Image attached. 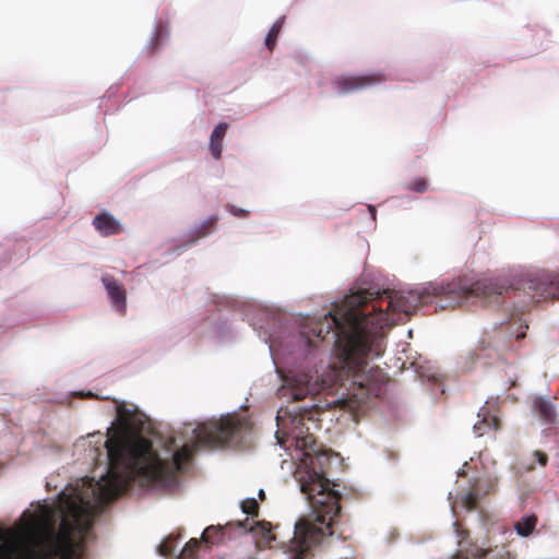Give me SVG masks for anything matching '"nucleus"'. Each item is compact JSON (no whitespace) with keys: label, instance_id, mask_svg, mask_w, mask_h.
<instances>
[{"label":"nucleus","instance_id":"1","mask_svg":"<svg viewBox=\"0 0 559 559\" xmlns=\"http://www.w3.org/2000/svg\"><path fill=\"white\" fill-rule=\"evenodd\" d=\"M116 414L105 436L94 432L75 443L96 464L95 475L75 479L57 500L38 502L12 527L0 528V559H79L73 537L90 530L106 503L128 489L175 491L193 450L240 443L251 429L247 417L234 414L157 435L136 407L119 403Z\"/></svg>","mask_w":559,"mask_h":559},{"label":"nucleus","instance_id":"2","mask_svg":"<svg viewBox=\"0 0 559 559\" xmlns=\"http://www.w3.org/2000/svg\"><path fill=\"white\" fill-rule=\"evenodd\" d=\"M510 287L504 276L477 281L462 276L396 289L384 277L364 273L342 301L311 329L320 340L330 337L337 350L338 367L321 365L312 370L301 365L313 354L314 345L301 329L300 317L280 320L275 330L264 333L271 356L280 358L287 369L280 393L298 401L334 385L345 373L353 383L366 388L367 396H377L381 371L370 364L384 352L385 329L430 297L438 298L437 308L444 309L475 298L501 296Z\"/></svg>","mask_w":559,"mask_h":559},{"label":"nucleus","instance_id":"3","mask_svg":"<svg viewBox=\"0 0 559 559\" xmlns=\"http://www.w3.org/2000/svg\"><path fill=\"white\" fill-rule=\"evenodd\" d=\"M276 421L277 443L285 449L288 448L286 443L295 447V454H292L296 461L295 478L310 509L309 515L295 524L305 522L309 526L305 543L313 548L332 535L330 527L341 510V493L324 475L330 462L329 453L316 443L304 416H289V425L280 416H276Z\"/></svg>","mask_w":559,"mask_h":559},{"label":"nucleus","instance_id":"4","mask_svg":"<svg viewBox=\"0 0 559 559\" xmlns=\"http://www.w3.org/2000/svg\"><path fill=\"white\" fill-rule=\"evenodd\" d=\"M506 317L485 331L472 356L477 360L499 357L502 353L516 349L515 342L526 335L527 324L522 313L507 309Z\"/></svg>","mask_w":559,"mask_h":559},{"label":"nucleus","instance_id":"5","mask_svg":"<svg viewBox=\"0 0 559 559\" xmlns=\"http://www.w3.org/2000/svg\"><path fill=\"white\" fill-rule=\"evenodd\" d=\"M249 532L270 539L271 524L258 523L247 516L243 521L229 522L224 526L211 525L206 527L202 533V539L206 544H218Z\"/></svg>","mask_w":559,"mask_h":559},{"label":"nucleus","instance_id":"6","mask_svg":"<svg viewBox=\"0 0 559 559\" xmlns=\"http://www.w3.org/2000/svg\"><path fill=\"white\" fill-rule=\"evenodd\" d=\"M479 465L484 473L489 476V467L483 461V454H479L477 459L471 457L469 462H465L462 468L459 469V477L467 475L472 468L475 469L473 475L469 477V483H473L474 488L460 493L455 501H451V510L453 514H456L457 509L471 511L476 508V502L480 492L478 481L481 478V471Z\"/></svg>","mask_w":559,"mask_h":559},{"label":"nucleus","instance_id":"7","mask_svg":"<svg viewBox=\"0 0 559 559\" xmlns=\"http://www.w3.org/2000/svg\"><path fill=\"white\" fill-rule=\"evenodd\" d=\"M526 285L539 299H559V275L547 271H535L526 275Z\"/></svg>","mask_w":559,"mask_h":559},{"label":"nucleus","instance_id":"8","mask_svg":"<svg viewBox=\"0 0 559 559\" xmlns=\"http://www.w3.org/2000/svg\"><path fill=\"white\" fill-rule=\"evenodd\" d=\"M381 81L374 75H342L333 81V88L338 95L353 93Z\"/></svg>","mask_w":559,"mask_h":559},{"label":"nucleus","instance_id":"9","mask_svg":"<svg viewBox=\"0 0 559 559\" xmlns=\"http://www.w3.org/2000/svg\"><path fill=\"white\" fill-rule=\"evenodd\" d=\"M102 283L112 309L123 313L127 309V293L123 285L110 274L103 275Z\"/></svg>","mask_w":559,"mask_h":559},{"label":"nucleus","instance_id":"10","mask_svg":"<svg viewBox=\"0 0 559 559\" xmlns=\"http://www.w3.org/2000/svg\"><path fill=\"white\" fill-rule=\"evenodd\" d=\"M478 420L474 424L473 430L476 437H483L490 430L498 429V419L490 407V401L487 400L477 414Z\"/></svg>","mask_w":559,"mask_h":559},{"label":"nucleus","instance_id":"11","mask_svg":"<svg viewBox=\"0 0 559 559\" xmlns=\"http://www.w3.org/2000/svg\"><path fill=\"white\" fill-rule=\"evenodd\" d=\"M533 411L538 419L545 425H556L558 416L555 404L546 397H536L533 402Z\"/></svg>","mask_w":559,"mask_h":559},{"label":"nucleus","instance_id":"12","mask_svg":"<svg viewBox=\"0 0 559 559\" xmlns=\"http://www.w3.org/2000/svg\"><path fill=\"white\" fill-rule=\"evenodd\" d=\"M92 224L102 236L115 235L121 228L119 221L106 211L96 215Z\"/></svg>","mask_w":559,"mask_h":559},{"label":"nucleus","instance_id":"13","mask_svg":"<svg viewBox=\"0 0 559 559\" xmlns=\"http://www.w3.org/2000/svg\"><path fill=\"white\" fill-rule=\"evenodd\" d=\"M227 128H228V124L226 122H221L212 131V134L210 138V150H211L212 156L215 159H218L221 157L222 139L224 138Z\"/></svg>","mask_w":559,"mask_h":559},{"label":"nucleus","instance_id":"14","mask_svg":"<svg viewBox=\"0 0 559 559\" xmlns=\"http://www.w3.org/2000/svg\"><path fill=\"white\" fill-rule=\"evenodd\" d=\"M219 219L218 215L211 214L206 218H204L201 222L195 223L192 228L189 230V233L186 235V241L189 246H192L197 242L198 238L202 235V231L215 224Z\"/></svg>","mask_w":559,"mask_h":559},{"label":"nucleus","instance_id":"15","mask_svg":"<svg viewBox=\"0 0 559 559\" xmlns=\"http://www.w3.org/2000/svg\"><path fill=\"white\" fill-rule=\"evenodd\" d=\"M181 540L178 537L169 535L158 545V554L164 557L171 555H175L176 557L178 555L176 551L179 548Z\"/></svg>","mask_w":559,"mask_h":559},{"label":"nucleus","instance_id":"16","mask_svg":"<svg viewBox=\"0 0 559 559\" xmlns=\"http://www.w3.org/2000/svg\"><path fill=\"white\" fill-rule=\"evenodd\" d=\"M536 516L535 515H525L523 516L516 524L515 531L522 537H527L536 525Z\"/></svg>","mask_w":559,"mask_h":559},{"label":"nucleus","instance_id":"17","mask_svg":"<svg viewBox=\"0 0 559 559\" xmlns=\"http://www.w3.org/2000/svg\"><path fill=\"white\" fill-rule=\"evenodd\" d=\"M284 16H281L278 20H276L273 25L271 26L266 37H265V40H264V44L265 46L269 48V49H272L275 45V39H276V36L278 35V33L281 32V28L283 26V23H284Z\"/></svg>","mask_w":559,"mask_h":559},{"label":"nucleus","instance_id":"18","mask_svg":"<svg viewBox=\"0 0 559 559\" xmlns=\"http://www.w3.org/2000/svg\"><path fill=\"white\" fill-rule=\"evenodd\" d=\"M258 502L254 498H249L242 501L241 510L247 515H254L257 513Z\"/></svg>","mask_w":559,"mask_h":559},{"label":"nucleus","instance_id":"19","mask_svg":"<svg viewBox=\"0 0 559 559\" xmlns=\"http://www.w3.org/2000/svg\"><path fill=\"white\" fill-rule=\"evenodd\" d=\"M211 302L214 304V306L219 309L226 307H234V302H236V300L230 299L226 296H215Z\"/></svg>","mask_w":559,"mask_h":559},{"label":"nucleus","instance_id":"20","mask_svg":"<svg viewBox=\"0 0 559 559\" xmlns=\"http://www.w3.org/2000/svg\"><path fill=\"white\" fill-rule=\"evenodd\" d=\"M415 192L421 193L427 190V182L421 178H416L408 187Z\"/></svg>","mask_w":559,"mask_h":559},{"label":"nucleus","instance_id":"21","mask_svg":"<svg viewBox=\"0 0 559 559\" xmlns=\"http://www.w3.org/2000/svg\"><path fill=\"white\" fill-rule=\"evenodd\" d=\"M226 210L230 215L238 216V217H243L248 213L247 210L237 207L234 204H227Z\"/></svg>","mask_w":559,"mask_h":559},{"label":"nucleus","instance_id":"22","mask_svg":"<svg viewBox=\"0 0 559 559\" xmlns=\"http://www.w3.org/2000/svg\"><path fill=\"white\" fill-rule=\"evenodd\" d=\"M491 552H492L491 549L477 548L475 556L478 557L479 559H491V557H490Z\"/></svg>","mask_w":559,"mask_h":559},{"label":"nucleus","instance_id":"23","mask_svg":"<svg viewBox=\"0 0 559 559\" xmlns=\"http://www.w3.org/2000/svg\"><path fill=\"white\" fill-rule=\"evenodd\" d=\"M223 330L224 325L222 323H216L212 330L213 337L222 338Z\"/></svg>","mask_w":559,"mask_h":559},{"label":"nucleus","instance_id":"24","mask_svg":"<svg viewBox=\"0 0 559 559\" xmlns=\"http://www.w3.org/2000/svg\"><path fill=\"white\" fill-rule=\"evenodd\" d=\"M535 456L537 457V462L540 464V465H545L546 462H547V456L542 453V452H536L535 453Z\"/></svg>","mask_w":559,"mask_h":559},{"label":"nucleus","instance_id":"25","mask_svg":"<svg viewBox=\"0 0 559 559\" xmlns=\"http://www.w3.org/2000/svg\"><path fill=\"white\" fill-rule=\"evenodd\" d=\"M157 39H158V34H157V32L155 31V32H154V34H153V36H152V38H151V40H150V43H148V46H147V47H148V48H154V47H155V44H156V41H157Z\"/></svg>","mask_w":559,"mask_h":559},{"label":"nucleus","instance_id":"26","mask_svg":"<svg viewBox=\"0 0 559 559\" xmlns=\"http://www.w3.org/2000/svg\"><path fill=\"white\" fill-rule=\"evenodd\" d=\"M368 211L370 213L371 219H374L377 213L376 207L373 205H368Z\"/></svg>","mask_w":559,"mask_h":559},{"label":"nucleus","instance_id":"27","mask_svg":"<svg viewBox=\"0 0 559 559\" xmlns=\"http://www.w3.org/2000/svg\"><path fill=\"white\" fill-rule=\"evenodd\" d=\"M426 377L428 378V380H432V381H435V382H437V381H438V380H437V377H436V373H428V374H426Z\"/></svg>","mask_w":559,"mask_h":559},{"label":"nucleus","instance_id":"28","mask_svg":"<svg viewBox=\"0 0 559 559\" xmlns=\"http://www.w3.org/2000/svg\"><path fill=\"white\" fill-rule=\"evenodd\" d=\"M250 324L252 325V328H253L254 330L262 329V325H259V324H258V322H255V321H253V320H252V321H250Z\"/></svg>","mask_w":559,"mask_h":559},{"label":"nucleus","instance_id":"29","mask_svg":"<svg viewBox=\"0 0 559 559\" xmlns=\"http://www.w3.org/2000/svg\"><path fill=\"white\" fill-rule=\"evenodd\" d=\"M453 526L455 527L456 535L461 536V531L456 527V522L453 523Z\"/></svg>","mask_w":559,"mask_h":559},{"label":"nucleus","instance_id":"30","mask_svg":"<svg viewBox=\"0 0 559 559\" xmlns=\"http://www.w3.org/2000/svg\"><path fill=\"white\" fill-rule=\"evenodd\" d=\"M263 496H264V491H263V489H260V490H259V497H260V498H263Z\"/></svg>","mask_w":559,"mask_h":559},{"label":"nucleus","instance_id":"31","mask_svg":"<svg viewBox=\"0 0 559 559\" xmlns=\"http://www.w3.org/2000/svg\"><path fill=\"white\" fill-rule=\"evenodd\" d=\"M448 499H449V500H451V499H452V492H449Z\"/></svg>","mask_w":559,"mask_h":559}]
</instances>
